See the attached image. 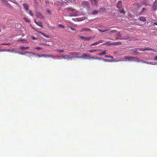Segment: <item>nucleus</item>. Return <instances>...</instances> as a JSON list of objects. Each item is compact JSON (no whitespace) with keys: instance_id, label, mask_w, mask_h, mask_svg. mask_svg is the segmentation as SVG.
Returning a JSON list of instances; mask_svg holds the SVG:
<instances>
[{"instance_id":"nucleus-55","label":"nucleus","mask_w":157,"mask_h":157,"mask_svg":"<svg viewBox=\"0 0 157 157\" xmlns=\"http://www.w3.org/2000/svg\"><path fill=\"white\" fill-rule=\"evenodd\" d=\"M1 32V30H0V32Z\"/></svg>"},{"instance_id":"nucleus-27","label":"nucleus","mask_w":157,"mask_h":157,"mask_svg":"<svg viewBox=\"0 0 157 157\" xmlns=\"http://www.w3.org/2000/svg\"><path fill=\"white\" fill-rule=\"evenodd\" d=\"M109 30L108 29H106V30H100L99 29H98V30L100 32H106L107 31H108Z\"/></svg>"},{"instance_id":"nucleus-54","label":"nucleus","mask_w":157,"mask_h":157,"mask_svg":"<svg viewBox=\"0 0 157 157\" xmlns=\"http://www.w3.org/2000/svg\"><path fill=\"white\" fill-rule=\"evenodd\" d=\"M105 44L104 43V44H103V45H104Z\"/></svg>"},{"instance_id":"nucleus-30","label":"nucleus","mask_w":157,"mask_h":157,"mask_svg":"<svg viewBox=\"0 0 157 157\" xmlns=\"http://www.w3.org/2000/svg\"><path fill=\"white\" fill-rule=\"evenodd\" d=\"M29 13L30 14V15H31L32 16V17L33 16V15H34L33 14V13H32V11H29Z\"/></svg>"},{"instance_id":"nucleus-44","label":"nucleus","mask_w":157,"mask_h":157,"mask_svg":"<svg viewBox=\"0 0 157 157\" xmlns=\"http://www.w3.org/2000/svg\"><path fill=\"white\" fill-rule=\"evenodd\" d=\"M32 39L33 40H36V38L35 37L33 36L32 37Z\"/></svg>"},{"instance_id":"nucleus-49","label":"nucleus","mask_w":157,"mask_h":157,"mask_svg":"<svg viewBox=\"0 0 157 157\" xmlns=\"http://www.w3.org/2000/svg\"><path fill=\"white\" fill-rule=\"evenodd\" d=\"M154 25H157V23L156 22H155L154 23Z\"/></svg>"},{"instance_id":"nucleus-15","label":"nucleus","mask_w":157,"mask_h":157,"mask_svg":"<svg viewBox=\"0 0 157 157\" xmlns=\"http://www.w3.org/2000/svg\"><path fill=\"white\" fill-rule=\"evenodd\" d=\"M7 52H10L12 53L15 52V53H17V52H18L17 51L15 50L14 49H7Z\"/></svg>"},{"instance_id":"nucleus-1","label":"nucleus","mask_w":157,"mask_h":157,"mask_svg":"<svg viewBox=\"0 0 157 157\" xmlns=\"http://www.w3.org/2000/svg\"><path fill=\"white\" fill-rule=\"evenodd\" d=\"M124 61H134L136 62H141L142 63H144L147 64L155 65L156 63H153L152 62H146L144 61L143 60H141L137 58H136L133 57L128 56L125 57L124 58Z\"/></svg>"},{"instance_id":"nucleus-38","label":"nucleus","mask_w":157,"mask_h":157,"mask_svg":"<svg viewBox=\"0 0 157 157\" xmlns=\"http://www.w3.org/2000/svg\"><path fill=\"white\" fill-rule=\"evenodd\" d=\"M38 33L41 34L42 35H43V36H44V35H45V34H44V33H42V32H40V31H38Z\"/></svg>"},{"instance_id":"nucleus-41","label":"nucleus","mask_w":157,"mask_h":157,"mask_svg":"<svg viewBox=\"0 0 157 157\" xmlns=\"http://www.w3.org/2000/svg\"><path fill=\"white\" fill-rule=\"evenodd\" d=\"M117 31L116 30H112L111 31V33H114L116 32Z\"/></svg>"},{"instance_id":"nucleus-3","label":"nucleus","mask_w":157,"mask_h":157,"mask_svg":"<svg viewBox=\"0 0 157 157\" xmlns=\"http://www.w3.org/2000/svg\"><path fill=\"white\" fill-rule=\"evenodd\" d=\"M36 16L40 19H44L45 18V17L40 12H37L36 14Z\"/></svg>"},{"instance_id":"nucleus-47","label":"nucleus","mask_w":157,"mask_h":157,"mask_svg":"<svg viewBox=\"0 0 157 157\" xmlns=\"http://www.w3.org/2000/svg\"><path fill=\"white\" fill-rule=\"evenodd\" d=\"M44 36H45V37L47 38H49V36H48V35H45Z\"/></svg>"},{"instance_id":"nucleus-43","label":"nucleus","mask_w":157,"mask_h":157,"mask_svg":"<svg viewBox=\"0 0 157 157\" xmlns=\"http://www.w3.org/2000/svg\"><path fill=\"white\" fill-rule=\"evenodd\" d=\"M23 40V39H19L18 40H17V42H20V41H22L23 40Z\"/></svg>"},{"instance_id":"nucleus-37","label":"nucleus","mask_w":157,"mask_h":157,"mask_svg":"<svg viewBox=\"0 0 157 157\" xmlns=\"http://www.w3.org/2000/svg\"><path fill=\"white\" fill-rule=\"evenodd\" d=\"M102 60L103 61H105V62H110V61L109 60L105 59H102Z\"/></svg>"},{"instance_id":"nucleus-19","label":"nucleus","mask_w":157,"mask_h":157,"mask_svg":"<svg viewBox=\"0 0 157 157\" xmlns=\"http://www.w3.org/2000/svg\"><path fill=\"white\" fill-rule=\"evenodd\" d=\"M139 19L142 21H145L146 20V19L145 17H139Z\"/></svg>"},{"instance_id":"nucleus-29","label":"nucleus","mask_w":157,"mask_h":157,"mask_svg":"<svg viewBox=\"0 0 157 157\" xmlns=\"http://www.w3.org/2000/svg\"><path fill=\"white\" fill-rule=\"evenodd\" d=\"M56 51L61 53L64 52V51L63 49H57Z\"/></svg>"},{"instance_id":"nucleus-36","label":"nucleus","mask_w":157,"mask_h":157,"mask_svg":"<svg viewBox=\"0 0 157 157\" xmlns=\"http://www.w3.org/2000/svg\"><path fill=\"white\" fill-rule=\"evenodd\" d=\"M2 45H10L11 44L10 43H3L2 44Z\"/></svg>"},{"instance_id":"nucleus-17","label":"nucleus","mask_w":157,"mask_h":157,"mask_svg":"<svg viewBox=\"0 0 157 157\" xmlns=\"http://www.w3.org/2000/svg\"><path fill=\"white\" fill-rule=\"evenodd\" d=\"M121 4L122 3L121 1H119L117 5V7L118 8H120L121 6Z\"/></svg>"},{"instance_id":"nucleus-26","label":"nucleus","mask_w":157,"mask_h":157,"mask_svg":"<svg viewBox=\"0 0 157 157\" xmlns=\"http://www.w3.org/2000/svg\"><path fill=\"white\" fill-rule=\"evenodd\" d=\"M96 59V57H90L89 56V59Z\"/></svg>"},{"instance_id":"nucleus-51","label":"nucleus","mask_w":157,"mask_h":157,"mask_svg":"<svg viewBox=\"0 0 157 157\" xmlns=\"http://www.w3.org/2000/svg\"><path fill=\"white\" fill-rule=\"evenodd\" d=\"M76 16L77 15H70V16H71V17L73 16Z\"/></svg>"},{"instance_id":"nucleus-35","label":"nucleus","mask_w":157,"mask_h":157,"mask_svg":"<svg viewBox=\"0 0 157 157\" xmlns=\"http://www.w3.org/2000/svg\"><path fill=\"white\" fill-rule=\"evenodd\" d=\"M120 13H123L124 14L125 13V12L124 10H123L120 11Z\"/></svg>"},{"instance_id":"nucleus-39","label":"nucleus","mask_w":157,"mask_h":157,"mask_svg":"<svg viewBox=\"0 0 157 157\" xmlns=\"http://www.w3.org/2000/svg\"><path fill=\"white\" fill-rule=\"evenodd\" d=\"M69 28H70L71 29V30H73V31H75V29H74L73 28H72V27H69Z\"/></svg>"},{"instance_id":"nucleus-48","label":"nucleus","mask_w":157,"mask_h":157,"mask_svg":"<svg viewBox=\"0 0 157 157\" xmlns=\"http://www.w3.org/2000/svg\"><path fill=\"white\" fill-rule=\"evenodd\" d=\"M105 57H106V58H109V56H108V55H105Z\"/></svg>"},{"instance_id":"nucleus-40","label":"nucleus","mask_w":157,"mask_h":157,"mask_svg":"<svg viewBox=\"0 0 157 157\" xmlns=\"http://www.w3.org/2000/svg\"><path fill=\"white\" fill-rule=\"evenodd\" d=\"M101 59L100 58H96V59H98L99 60H102V59Z\"/></svg>"},{"instance_id":"nucleus-2","label":"nucleus","mask_w":157,"mask_h":157,"mask_svg":"<svg viewBox=\"0 0 157 157\" xmlns=\"http://www.w3.org/2000/svg\"><path fill=\"white\" fill-rule=\"evenodd\" d=\"M76 54V53L72 52L70 54L71 55H64L63 56V58L64 59H69L74 58V57L72 56L71 55H74Z\"/></svg>"},{"instance_id":"nucleus-13","label":"nucleus","mask_w":157,"mask_h":157,"mask_svg":"<svg viewBox=\"0 0 157 157\" xmlns=\"http://www.w3.org/2000/svg\"><path fill=\"white\" fill-rule=\"evenodd\" d=\"M91 30L90 29L84 28L80 30V32H83L85 31H91Z\"/></svg>"},{"instance_id":"nucleus-11","label":"nucleus","mask_w":157,"mask_h":157,"mask_svg":"<svg viewBox=\"0 0 157 157\" xmlns=\"http://www.w3.org/2000/svg\"><path fill=\"white\" fill-rule=\"evenodd\" d=\"M42 57H43L44 58H53V56L51 55H41Z\"/></svg>"},{"instance_id":"nucleus-8","label":"nucleus","mask_w":157,"mask_h":157,"mask_svg":"<svg viewBox=\"0 0 157 157\" xmlns=\"http://www.w3.org/2000/svg\"><path fill=\"white\" fill-rule=\"evenodd\" d=\"M103 40H100L98 42H94V43L92 44H91L90 46H94V45H96L100 43H102L103 42Z\"/></svg>"},{"instance_id":"nucleus-52","label":"nucleus","mask_w":157,"mask_h":157,"mask_svg":"<svg viewBox=\"0 0 157 157\" xmlns=\"http://www.w3.org/2000/svg\"><path fill=\"white\" fill-rule=\"evenodd\" d=\"M109 58H111L112 59L113 58V57L112 56H109Z\"/></svg>"},{"instance_id":"nucleus-32","label":"nucleus","mask_w":157,"mask_h":157,"mask_svg":"<svg viewBox=\"0 0 157 157\" xmlns=\"http://www.w3.org/2000/svg\"><path fill=\"white\" fill-rule=\"evenodd\" d=\"M26 52H27L25 53V52H17V53H18L19 54H21V55H25V53H27Z\"/></svg>"},{"instance_id":"nucleus-21","label":"nucleus","mask_w":157,"mask_h":157,"mask_svg":"<svg viewBox=\"0 0 157 157\" xmlns=\"http://www.w3.org/2000/svg\"><path fill=\"white\" fill-rule=\"evenodd\" d=\"M99 50L98 49H92V50H88V51L90 53H93L94 52H96L98 51Z\"/></svg>"},{"instance_id":"nucleus-46","label":"nucleus","mask_w":157,"mask_h":157,"mask_svg":"<svg viewBox=\"0 0 157 157\" xmlns=\"http://www.w3.org/2000/svg\"><path fill=\"white\" fill-rule=\"evenodd\" d=\"M47 12L49 13H51V11L49 10H47Z\"/></svg>"},{"instance_id":"nucleus-6","label":"nucleus","mask_w":157,"mask_h":157,"mask_svg":"<svg viewBox=\"0 0 157 157\" xmlns=\"http://www.w3.org/2000/svg\"><path fill=\"white\" fill-rule=\"evenodd\" d=\"M89 56L86 53L83 54L82 55V56L79 57L81 58L88 59H89Z\"/></svg>"},{"instance_id":"nucleus-53","label":"nucleus","mask_w":157,"mask_h":157,"mask_svg":"<svg viewBox=\"0 0 157 157\" xmlns=\"http://www.w3.org/2000/svg\"><path fill=\"white\" fill-rule=\"evenodd\" d=\"M144 10H145V8H143L142 9V11H144Z\"/></svg>"},{"instance_id":"nucleus-24","label":"nucleus","mask_w":157,"mask_h":157,"mask_svg":"<svg viewBox=\"0 0 157 157\" xmlns=\"http://www.w3.org/2000/svg\"><path fill=\"white\" fill-rule=\"evenodd\" d=\"M23 19L27 22H30V20L29 19H28L27 18H26V17H24Z\"/></svg>"},{"instance_id":"nucleus-25","label":"nucleus","mask_w":157,"mask_h":157,"mask_svg":"<svg viewBox=\"0 0 157 157\" xmlns=\"http://www.w3.org/2000/svg\"><path fill=\"white\" fill-rule=\"evenodd\" d=\"M98 11L97 10H94L92 12V14L94 15L97 14L98 13Z\"/></svg>"},{"instance_id":"nucleus-50","label":"nucleus","mask_w":157,"mask_h":157,"mask_svg":"<svg viewBox=\"0 0 157 157\" xmlns=\"http://www.w3.org/2000/svg\"><path fill=\"white\" fill-rule=\"evenodd\" d=\"M44 45H46L47 46H50V45L49 44H44Z\"/></svg>"},{"instance_id":"nucleus-18","label":"nucleus","mask_w":157,"mask_h":157,"mask_svg":"<svg viewBox=\"0 0 157 157\" xmlns=\"http://www.w3.org/2000/svg\"><path fill=\"white\" fill-rule=\"evenodd\" d=\"M26 52L27 53L31 54H32V55H33L37 57H42L41 55L40 56V55H38V54H34V53H31V52Z\"/></svg>"},{"instance_id":"nucleus-22","label":"nucleus","mask_w":157,"mask_h":157,"mask_svg":"<svg viewBox=\"0 0 157 157\" xmlns=\"http://www.w3.org/2000/svg\"><path fill=\"white\" fill-rule=\"evenodd\" d=\"M106 50L103 51L101 53L98 54V55L100 56L105 55L106 54Z\"/></svg>"},{"instance_id":"nucleus-28","label":"nucleus","mask_w":157,"mask_h":157,"mask_svg":"<svg viewBox=\"0 0 157 157\" xmlns=\"http://www.w3.org/2000/svg\"><path fill=\"white\" fill-rule=\"evenodd\" d=\"M2 1L4 2V3L5 4H8V2L6 0H2Z\"/></svg>"},{"instance_id":"nucleus-14","label":"nucleus","mask_w":157,"mask_h":157,"mask_svg":"<svg viewBox=\"0 0 157 157\" xmlns=\"http://www.w3.org/2000/svg\"><path fill=\"white\" fill-rule=\"evenodd\" d=\"M23 6L24 7L26 11H27L29 10V5L27 4H23Z\"/></svg>"},{"instance_id":"nucleus-5","label":"nucleus","mask_w":157,"mask_h":157,"mask_svg":"<svg viewBox=\"0 0 157 157\" xmlns=\"http://www.w3.org/2000/svg\"><path fill=\"white\" fill-rule=\"evenodd\" d=\"M79 38H80L81 39L83 40H90L92 38L91 37H85L83 36H79Z\"/></svg>"},{"instance_id":"nucleus-9","label":"nucleus","mask_w":157,"mask_h":157,"mask_svg":"<svg viewBox=\"0 0 157 157\" xmlns=\"http://www.w3.org/2000/svg\"><path fill=\"white\" fill-rule=\"evenodd\" d=\"M117 36H118V37L117 38V39H120V40H124V39H128V38H121V34L120 32H118L117 33Z\"/></svg>"},{"instance_id":"nucleus-12","label":"nucleus","mask_w":157,"mask_h":157,"mask_svg":"<svg viewBox=\"0 0 157 157\" xmlns=\"http://www.w3.org/2000/svg\"><path fill=\"white\" fill-rule=\"evenodd\" d=\"M35 23L38 26L43 28V26L42 25V23L41 22H37L36 20H34Z\"/></svg>"},{"instance_id":"nucleus-4","label":"nucleus","mask_w":157,"mask_h":157,"mask_svg":"<svg viewBox=\"0 0 157 157\" xmlns=\"http://www.w3.org/2000/svg\"><path fill=\"white\" fill-rule=\"evenodd\" d=\"M137 50H139L140 51H145V50H151L154 51V49L152 48H150L148 47L146 48H140L137 49Z\"/></svg>"},{"instance_id":"nucleus-7","label":"nucleus","mask_w":157,"mask_h":157,"mask_svg":"<svg viewBox=\"0 0 157 157\" xmlns=\"http://www.w3.org/2000/svg\"><path fill=\"white\" fill-rule=\"evenodd\" d=\"M157 7V1H155L153 4L152 9L154 10H156Z\"/></svg>"},{"instance_id":"nucleus-45","label":"nucleus","mask_w":157,"mask_h":157,"mask_svg":"<svg viewBox=\"0 0 157 157\" xmlns=\"http://www.w3.org/2000/svg\"><path fill=\"white\" fill-rule=\"evenodd\" d=\"M154 60L155 61H157V55L155 57Z\"/></svg>"},{"instance_id":"nucleus-10","label":"nucleus","mask_w":157,"mask_h":157,"mask_svg":"<svg viewBox=\"0 0 157 157\" xmlns=\"http://www.w3.org/2000/svg\"><path fill=\"white\" fill-rule=\"evenodd\" d=\"M98 0H91V3L92 5L95 6H97Z\"/></svg>"},{"instance_id":"nucleus-34","label":"nucleus","mask_w":157,"mask_h":157,"mask_svg":"<svg viewBox=\"0 0 157 157\" xmlns=\"http://www.w3.org/2000/svg\"><path fill=\"white\" fill-rule=\"evenodd\" d=\"M58 26L60 27V28H64V26H63V25H61V24H59L58 25Z\"/></svg>"},{"instance_id":"nucleus-42","label":"nucleus","mask_w":157,"mask_h":157,"mask_svg":"<svg viewBox=\"0 0 157 157\" xmlns=\"http://www.w3.org/2000/svg\"><path fill=\"white\" fill-rule=\"evenodd\" d=\"M7 49H4V50H1V51H2V52H7Z\"/></svg>"},{"instance_id":"nucleus-20","label":"nucleus","mask_w":157,"mask_h":157,"mask_svg":"<svg viewBox=\"0 0 157 157\" xmlns=\"http://www.w3.org/2000/svg\"><path fill=\"white\" fill-rule=\"evenodd\" d=\"M29 47L28 46L24 47V46H21L20 47V49H22V50L26 49H29Z\"/></svg>"},{"instance_id":"nucleus-33","label":"nucleus","mask_w":157,"mask_h":157,"mask_svg":"<svg viewBox=\"0 0 157 157\" xmlns=\"http://www.w3.org/2000/svg\"><path fill=\"white\" fill-rule=\"evenodd\" d=\"M145 0V2H142V4L145 5H147V0Z\"/></svg>"},{"instance_id":"nucleus-23","label":"nucleus","mask_w":157,"mask_h":157,"mask_svg":"<svg viewBox=\"0 0 157 157\" xmlns=\"http://www.w3.org/2000/svg\"><path fill=\"white\" fill-rule=\"evenodd\" d=\"M105 11V9L104 8H100L99 10V12H104Z\"/></svg>"},{"instance_id":"nucleus-16","label":"nucleus","mask_w":157,"mask_h":157,"mask_svg":"<svg viewBox=\"0 0 157 157\" xmlns=\"http://www.w3.org/2000/svg\"><path fill=\"white\" fill-rule=\"evenodd\" d=\"M121 42H113L111 43L110 45H121Z\"/></svg>"},{"instance_id":"nucleus-31","label":"nucleus","mask_w":157,"mask_h":157,"mask_svg":"<svg viewBox=\"0 0 157 157\" xmlns=\"http://www.w3.org/2000/svg\"><path fill=\"white\" fill-rule=\"evenodd\" d=\"M36 49H38V50H42V48L40 47H36V48H35Z\"/></svg>"}]
</instances>
